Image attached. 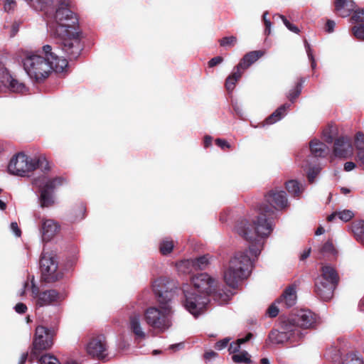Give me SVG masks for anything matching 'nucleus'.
I'll return each mask as SVG.
<instances>
[{
	"label": "nucleus",
	"instance_id": "obj_1",
	"mask_svg": "<svg viewBox=\"0 0 364 364\" xmlns=\"http://www.w3.org/2000/svg\"><path fill=\"white\" fill-rule=\"evenodd\" d=\"M272 201L273 193L269 191L259 208L257 220L250 222L247 218H242L235 226V232L251 245L249 250L237 253L224 272V280L232 288H235L240 280L250 275L253 262L261 251V239L268 237L272 232Z\"/></svg>",
	"mask_w": 364,
	"mask_h": 364
},
{
	"label": "nucleus",
	"instance_id": "obj_2",
	"mask_svg": "<svg viewBox=\"0 0 364 364\" xmlns=\"http://www.w3.org/2000/svg\"><path fill=\"white\" fill-rule=\"evenodd\" d=\"M36 11H43L48 18H53L52 34L62 41V49L70 59H76L81 50L78 18L71 10V0H57L55 12L50 16L46 9L53 0H25Z\"/></svg>",
	"mask_w": 364,
	"mask_h": 364
},
{
	"label": "nucleus",
	"instance_id": "obj_3",
	"mask_svg": "<svg viewBox=\"0 0 364 364\" xmlns=\"http://www.w3.org/2000/svg\"><path fill=\"white\" fill-rule=\"evenodd\" d=\"M46 57L38 55L29 54L23 59V68L28 75L36 81H40L48 77L53 70L56 73H62L68 66L65 58H59L52 52L50 45L43 46Z\"/></svg>",
	"mask_w": 364,
	"mask_h": 364
},
{
	"label": "nucleus",
	"instance_id": "obj_4",
	"mask_svg": "<svg viewBox=\"0 0 364 364\" xmlns=\"http://www.w3.org/2000/svg\"><path fill=\"white\" fill-rule=\"evenodd\" d=\"M173 310L171 302L159 304V306H151L144 311L146 323L159 332L167 331L172 325Z\"/></svg>",
	"mask_w": 364,
	"mask_h": 364
},
{
	"label": "nucleus",
	"instance_id": "obj_5",
	"mask_svg": "<svg viewBox=\"0 0 364 364\" xmlns=\"http://www.w3.org/2000/svg\"><path fill=\"white\" fill-rule=\"evenodd\" d=\"M62 183L61 178H50L44 175L33 180V184L40 191L39 202L42 208H48L55 203L54 190Z\"/></svg>",
	"mask_w": 364,
	"mask_h": 364
},
{
	"label": "nucleus",
	"instance_id": "obj_6",
	"mask_svg": "<svg viewBox=\"0 0 364 364\" xmlns=\"http://www.w3.org/2000/svg\"><path fill=\"white\" fill-rule=\"evenodd\" d=\"M184 294L183 305L195 317L198 316L208 304L210 299L204 294L193 291L191 287L186 284L183 287Z\"/></svg>",
	"mask_w": 364,
	"mask_h": 364
},
{
	"label": "nucleus",
	"instance_id": "obj_7",
	"mask_svg": "<svg viewBox=\"0 0 364 364\" xmlns=\"http://www.w3.org/2000/svg\"><path fill=\"white\" fill-rule=\"evenodd\" d=\"M34 157L20 152L14 156L8 166V170L12 175L26 177L35 171Z\"/></svg>",
	"mask_w": 364,
	"mask_h": 364
},
{
	"label": "nucleus",
	"instance_id": "obj_8",
	"mask_svg": "<svg viewBox=\"0 0 364 364\" xmlns=\"http://www.w3.org/2000/svg\"><path fill=\"white\" fill-rule=\"evenodd\" d=\"M53 331L43 326L36 328L31 358H37L42 350L50 348L53 344Z\"/></svg>",
	"mask_w": 364,
	"mask_h": 364
},
{
	"label": "nucleus",
	"instance_id": "obj_9",
	"mask_svg": "<svg viewBox=\"0 0 364 364\" xmlns=\"http://www.w3.org/2000/svg\"><path fill=\"white\" fill-rule=\"evenodd\" d=\"M40 269L43 279L46 282L58 280L60 273L58 272V261L52 252L43 251L40 259Z\"/></svg>",
	"mask_w": 364,
	"mask_h": 364
},
{
	"label": "nucleus",
	"instance_id": "obj_10",
	"mask_svg": "<svg viewBox=\"0 0 364 364\" xmlns=\"http://www.w3.org/2000/svg\"><path fill=\"white\" fill-rule=\"evenodd\" d=\"M33 302L36 307L41 308L55 305L63 299L61 294L55 289L41 291L36 284L31 285Z\"/></svg>",
	"mask_w": 364,
	"mask_h": 364
},
{
	"label": "nucleus",
	"instance_id": "obj_11",
	"mask_svg": "<svg viewBox=\"0 0 364 364\" xmlns=\"http://www.w3.org/2000/svg\"><path fill=\"white\" fill-rule=\"evenodd\" d=\"M191 283L193 287L191 289L193 291L204 294L208 298L215 288H218L217 282L206 273L195 275L191 279Z\"/></svg>",
	"mask_w": 364,
	"mask_h": 364
},
{
	"label": "nucleus",
	"instance_id": "obj_12",
	"mask_svg": "<svg viewBox=\"0 0 364 364\" xmlns=\"http://www.w3.org/2000/svg\"><path fill=\"white\" fill-rule=\"evenodd\" d=\"M152 288L159 304H164V301L171 302L173 289L175 288L173 282L167 278H159L154 282Z\"/></svg>",
	"mask_w": 364,
	"mask_h": 364
},
{
	"label": "nucleus",
	"instance_id": "obj_13",
	"mask_svg": "<svg viewBox=\"0 0 364 364\" xmlns=\"http://www.w3.org/2000/svg\"><path fill=\"white\" fill-rule=\"evenodd\" d=\"M277 329L278 332L274 335V343H282L290 338L292 334L297 331L295 328L294 322H293V316L291 318H287L284 315H281L277 320Z\"/></svg>",
	"mask_w": 364,
	"mask_h": 364
},
{
	"label": "nucleus",
	"instance_id": "obj_14",
	"mask_svg": "<svg viewBox=\"0 0 364 364\" xmlns=\"http://www.w3.org/2000/svg\"><path fill=\"white\" fill-rule=\"evenodd\" d=\"M292 316L295 328L299 327L303 329H310L315 328L316 325L317 316L309 309L296 310L295 313L292 314Z\"/></svg>",
	"mask_w": 364,
	"mask_h": 364
},
{
	"label": "nucleus",
	"instance_id": "obj_15",
	"mask_svg": "<svg viewBox=\"0 0 364 364\" xmlns=\"http://www.w3.org/2000/svg\"><path fill=\"white\" fill-rule=\"evenodd\" d=\"M87 353L97 359H105L107 355V348L105 338L102 336L92 338L86 346Z\"/></svg>",
	"mask_w": 364,
	"mask_h": 364
},
{
	"label": "nucleus",
	"instance_id": "obj_16",
	"mask_svg": "<svg viewBox=\"0 0 364 364\" xmlns=\"http://www.w3.org/2000/svg\"><path fill=\"white\" fill-rule=\"evenodd\" d=\"M297 284L296 283L288 285L282 294L276 299L277 303L284 309H289L296 305L297 301Z\"/></svg>",
	"mask_w": 364,
	"mask_h": 364
},
{
	"label": "nucleus",
	"instance_id": "obj_17",
	"mask_svg": "<svg viewBox=\"0 0 364 364\" xmlns=\"http://www.w3.org/2000/svg\"><path fill=\"white\" fill-rule=\"evenodd\" d=\"M353 153L351 139L347 136H341L335 139L333 154L338 158H348Z\"/></svg>",
	"mask_w": 364,
	"mask_h": 364
},
{
	"label": "nucleus",
	"instance_id": "obj_18",
	"mask_svg": "<svg viewBox=\"0 0 364 364\" xmlns=\"http://www.w3.org/2000/svg\"><path fill=\"white\" fill-rule=\"evenodd\" d=\"M337 286L318 279H315L314 291L321 300L329 301L333 296L334 290Z\"/></svg>",
	"mask_w": 364,
	"mask_h": 364
},
{
	"label": "nucleus",
	"instance_id": "obj_19",
	"mask_svg": "<svg viewBox=\"0 0 364 364\" xmlns=\"http://www.w3.org/2000/svg\"><path fill=\"white\" fill-rule=\"evenodd\" d=\"M60 230L59 223L53 219L42 220L41 232L43 242L51 240Z\"/></svg>",
	"mask_w": 364,
	"mask_h": 364
},
{
	"label": "nucleus",
	"instance_id": "obj_20",
	"mask_svg": "<svg viewBox=\"0 0 364 364\" xmlns=\"http://www.w3.org/2000/svg\"><path fill=\"white\" fill-rule=\"evenodd\" d=\"M333 6L334 13L342 18L349 16L356 7L353 0H334Z\"/></svg>",
	"mask_w": 364,
	"mask_h": 364
},
{
	"label": "nucleus",
	"instance_id": "obj_21",
	"mask_svg": "<svg viewBox=\"0 0 364 364\" xmlns=\"http://www.w3.org/2000/svg\"><path fill=\"white\" fill-rule=\"evenodd\" d=\"M208 264V259L207 257L202 256L196 259H186L181 261L177 264V268L178 271L183 272V273H188L191 271L189 268L193 267L196 269H204Z\"/></svg>",
	"mask_w": 364,
	"mask_h": 364
},
{
	"label": "nucleus",
	"instance_id": "obj_22",
	"mask_svg": "<svg viewBox=\"0 0 364 364\" xmlns=\"http://www.w3.org/2000/svg\"><path fill=\"white\" fill-rule=\"evenodd\" d=\"M129 326L136 338L144 340L146 338V334L141 326L140 312L135 311L130 314Z\"/></svg>",
	"mask_w": 364,
	"mask_h": 364
},
{
	"label": "nucleus",
	"instance_id": "obj_23",
	"mask_svg": "<svg viewBox=\"0 0 364 364\" xmlns=\"http://www.w3.org/2000/svg\"><path fill=\"white\" fill-rule=\"evenodd\" d=\"M317 279L336 286L338 285L340 281V277L336 269L329 264L322 265L321 268V275L318 277Z\"/></svg>",
	"mask_w": 364,
	"mask_h": 364
},
{
	"label": "nucleus",
	"instance_id": "obj_24",
	"mask_svg": "<svg viewBox=\"0 0 364 364\" xmlns=\"http://www.w3.org/2000/svg\"><path fill=\"white\" fill-rule=\"evenodd\" d=\"M264 50H253L246 53L235 67L236 70H246L264 55Z\"/></svg>",
	"mask_w": 364,
	"mask_h": 364
},
{
	"label": "nucleus",
	"instance_id": "obj_25",
	"mask_svg": "<svg viewBox=\"0 0 364 364\" xmlns=\"http://www.w3.org/2000/svg\"><path fill=\"white\" fill-rule=\"evenodd\" d=\"M10 91L14 92L23 93L26 92V86L23 83L18 82L9 75H6L2 81Z\"/></svg>",
	"mask_w": 364,
	"mask_h": 364
},
{
	"label": "nucleus",
	"instance_id": "obj_26",
	"mask_svg": "<svg viewBox=\"0 0 364 364\" xmlns=\"http://www.w3.org/2000/svg\"><path fill=\"white\" fill-rule=\"evenodd\" d=\"M309 147L312 155L315 157H324L327 154L328 147L318 140H311Z\"/></svg>",
	"mask_w": 364,
	"mask_h": 364
},
{
	"label": "nucleus",
	"instance_id": "obj_27",
	"mask_svg": "<svg viewBox=\"0 0 364 364\" xmlns=\"http://www.w3.org/2000/svg\"><path fill=\"white\" fill-rule=\"evenodd\" d=\"M289 206L287 193L283 191H274V210H285Z\"/></svg>",
	"mask_w": 364,
	"mask_h": 364
},
{
	"label": "nucleus",
	"instance_id": "obj_28",
	"mask_svg": "<svg viewBox=\"0 0 364 364\" xmlns=\"http://www.w3.org/2000/svg\"><path fill=\"white\" fill-rule=\"evenodd\" d=\"M351 230L355 240L364 246V220L353 222Z\"/></svg>",
	"mask_w": 364,
	"mask_h": 364
},
{
	"label": "nucleus",
	"instance_id": "obj_29",
	"mask_svg": "<svg viewBox=\"0 0 364 364\" xmlns=\"http://www.w3.org/2000/svg\"><path fill=\"white\" fill-rule=\"evenodd\" d=\"M337 250H336L333 242L330 240H328L325 242L321 249L319 250L320 256L318 257L319 259H323L325 257L331 256L333 257H336L337 255Z\"/></svg>",
	"mask_w": 364,
	"mask_h": 364
},
{
	"label": "nucleus",
	"instance_id": "obj_30",
	"mask_svg": "<svg viewBox=\"0 0 364 364\" xmlns=\"http://www.w3.org/2000/svg\"><path fill=\"white\" fill-rule=\"evenodd\" d=\"M285 186L289 193L294 198H299L303 192L301 185L296 180H289L285 183Z\"/></svg>",
	"mask_w": 364,
	"mask_h": 364
},
{
	"label": "nucleus",
	"instance_id": "obj_31",
	"mask_svg": "<svg viewBox=\"0 0 364 364\" xmlns=\"http://www.w3.org/2000/svg\"><path fill=\"white\" fill-rule=\"evenodd\" d=\"M338 136V129L334 124H328L323 131V140L328 144H332Z\"/></svg>",
	"mask_w": 364,
	"mask_h": 364
},
{
	"label": "nucleus",
	"instance_id": "obj_32",
	"mask_svg": "<svg viewBox=\"0 0 364 364\" xmlns=\"http://www.w3.org/2000/svg\"><path fill=\"white\" fill-rule=\"evenodd\" d=\"M304 82L305 79L304 77H300L296 83L294 87L289 91L288 95V98L290 101L289 103H293L294 101L300 95Z\"/></svg>",
	"mask_w": 364,
	"mask_h": 364
},
{
	"label": "nucleus",
	"instance_id": "obj_33",
	"mask_svg": "<svg viewBox=\"0 0 364 364\" xmlns=\"http://www.w3.org/2000/svg\"><path fill=\"white\" fill-rule=\"evenodd\" d=\"M211 295L215 301H216L220 305H222L225 304L230 299L232 294L230 291L223 292L220 289L216 291V288H215V290L212 291Z\"/></svg>",
	"mask_w": 364,
	"mask_h": 364
},
{
	"label": "nucleus",
	"instance_id": "obj_34",
	"mask_svg": "<svg viewBox=\"0 0 364 364\" xmlns=\"http://www.w3.org/2000/svg\"><path fill=\"white\" fill-rule=\"evenodd\" d=\"M242 76V72L240 70H236L235 68L231 75L228 77L225 82V87L228 91H232L235 83Z\"/></svg>",
	"mask_w": 364,
	"mask_h": 364
},
{
	"label": "nucleus",
	"instance_id": "obj_35",
	"mask_svg": "<svg viewBox=\"0 0 364 364\" xmlns=\"http://www.w3.org/2000/svg\"><path fill=\"white\" fill-rule=\"evenodd\" d=\"M252 333H249L246 335L245 337L237 339V341L235 343H231L228 348L229 352L230 353H235L238 352L240 349L241 344L250 341L252 338Z\"/></svg>",
	"mask_w": 364,
	"mask_h": 364
},
{
	"label": "nucleus",
	"instance_id": "obj_36",
	"mask_svg": "<svg viewBox=\"0 0 364 364\" xmlns=\"http://www.w3.org/2000/svg\"><path fill=\"white\" fill-rule=\"evenodd\" d=\"M35 170L38 168L43 171H48L50 169V164L45 156H34Z\"/></svg>",
	"mask_w": 364,
	"mask_h": 364
},
{
	"label": "nucleus",
	"instance_id": "obj_37",
	"mask_svg": "<svg viewBox=\"0 0 364 364\" xmlns=\"http://www.w3.org/2000/svg\"><path fill=\"white\" fill-rule=\"evenodd\" d=\"M232 360L236 363H251V359L249 353L247 351H242L238 354H234L232 356Z\"/></svg>",
	"mask_w": 364,
	"mask_h": 364
},
{
	"label": "nucleus",
	"instance_id": "obj_38",
	"mask_svg": "<svg viewBox=\"0 0 364 364\" xmlns=\"http://www.w3.org/2000/svg\"><path fill=\"white\" fill-rule=\"evenodd\" d=\"M291 105L289 102L284 103L274 111V123L282 119L287 114V110L290 108Z\"/></svg>",
	"mask_w": 364,
	"mask_h": 364
},
{
	"label": "nucleus",
	"instance_id": "obj_39",
	"mask_svg": "<svg viewBox=\"0 0 364 364\" xmlns=\"http://www.w3.org/2000/svg\"><path fill=\"white\" fill-rule=\"evenodd\" d=\"M173 248V243L172 240L165 239L162 240L160 244V251L162 255H166L169 254Z\"/></svg>",
	"mask_w": 364,
	"mask_h": 364
},
{
	"label": "nucleus",
	"instance_id": "obj_40",
	"mask_svg": "<svg viewBox=\"0 0 364 364\" xmlns=\"http://www.w3.org/2000/svg\"><path fill=\"white\" fill-rule=\"evenodd\" d=\"M354 144L357 152L364 151V134L363 132H358L355 134Z\"/></svg>",
	"mask_w": 364,
	"mask_h": 364
},
{
	"label": "nucleus",
	"instance_id": "obj_41",
	"mask_svg": "<svg viewBox=\"0 0 364 364\" xmlns=\"http://www.w3.org/2000/svg\"><path fill=\"white\" fill-rule=\"evenodd\" d=\"M351 20L359 25L364 23V9H355L353 11V14L351 16Z\"/></svg>",
	"mask_w": 364,
	"mask_h": 364
},
{
	"label": "nucleus",
	"instance_id": "obj_42",
	"mask_svg": "<svg viewBox=\"0 0 364 364\" xmlns=\"http://www.w3.org/2000/svg\"><path fill=\"white\" fill-rule=\"evenodd\" d=\"M343 364H363V360L354 353L346 355Z\"/></svg>",
	"mask_w": 364,
	"mask_h": 364
},
{
	"label": "nucleus",
	"instance_id": "obj_43",
	"mask_svg": "<svg viewBox=\"0 0 364 364\" xmlns=\"http://www.w3.org/2000/svg\"><path fill=\"white\" fill-rule=\"evenodd\" d=\"M354 36L360 41H364V23L354 26L352 28Z\"/></svg>",
	"mask_w": 364,
	"mask_h": 364
},
{
	"label": "nucleus",
	"instance_id": "obj_44",
	"mask_svg": "<svg viewBox=\"0 0 364 364\" xmlns=\"http://www.w3.org/2000/svg\"><path fill=\"white\" fill-rule=\"evenodd\" d=\"M39 364H60L58 360L50 354H46L41 357Z\"/></svg>",
	"mask_w": 364,
	"mask_h": 364
},
{
	"label": "nucleus",
	"instance_id": "obj_45",
	"mask_svg": "<svg viewBox=\"0 0 364 364\" xmlns=\"http://www.w3.org/2000/svg\"><path fill=\"white\" fill-rule=\"evenodd\" d=\"M321 171V168L318 166H313L309 169L307 173V178L310 183H313Z\"/></svg>",
	"mask_w": 364,
	"mask_h": 364
},
{
	"label": "nucleus",
	"instance_id": "obj_46",
	"mask_svg": "<svg viewBox=\"0 0 364 364\" xmlns=\"http://www.w3.org/2000/svg\"><path fill=\"white\" fill-rule=\"evenodd\" d=\"M237 38L235 36H231L228 37H224L220 41V44L221 46H234L237 43Z\"/></svg>",
	"mask_w": 364,
	"mask_h": 364
},
{
	"label": "nucleus",
	"instance_id": "obj_47",
	"mask_svg": "<svg viewBox=\"0 0 364 364\" xmlns=\"http://www.w3.org/2000/svg\"><path fill=\"white\" fill-rule=\"evenodd\" d=\"M278 16L282 19L286 27L291 31L299 33L300 30L297 26L290 23V21L283 15L278 14Z\"/></svg>",
	"mask_w": 364,
	"mask_h": 364
},
{
	"label": "nucleus",
	"instance_id": "obj_48",
	"mask_svg": "<svg viewBox=\"0 0 364 364\" xmlns=\"http://www.w3.org/2000/svg\"><path fill=\"white\" fill-rule=\"evenodd\" d=\"M338 215L341 220L348 222L353 217V213L350 210H346L338 213Z\"/></svg>",
	"mask_w": 364,
	"mask_h": 364
},
{
	"label": "nucleus",
	"instance_id": "obj_49",
	"mask_svg": "<svg viewBox=\"0 0 364 364\" xmlns=\"http://www.w3.org/2000/svg\"><path fill=\"white\" fill-rule=\"evenodd\" d=\"M16 6V2L15 0H5L4 4V9L5 11L9 13L13 11Z\"/></svg>",
	"mask_w": 364,
	"mask_h": 364
},
{
	"label": "nucleus",
	"instance_id": "obj_50",
	"mask_svg": "<svg viewBox=\"0 0 364 364\" xmlns=\"http://www.w3.org/2000/svg\"><path fill=\"white\" fill-rule=\"evenodd\" d=\"M267 14H268V12L266 11V12H264L263 14V16H262L263 21H264V26H265V29H264V34L265 35H269L270 34V33H271V26H272V23H271L270 19L267 18Z\"/></svg>",
	"mask_w": 364,
	"mask_h": 364
},
{
	"label": "nucleus",
	"instance_id": "obj_51",
	"mask_svg": "<svg viewBox=\"0 0 364 364\" xmlns=\"http://www.w3.org/2000/svg\"><path fill=\"white\" fill-rule=\"evenodd\" d=\"M230 341V338H225L224 339H222L215 343V347L217 350H222L228 346Z\"/></svg>",
	"mask_w": 364,
	"mask_h": 364
},
{
	"label": "nucleus",
	"instance_id": "obj_52",
	"mask_svg": "<svg viewBox=\"0 0 364 364\" xmlns=\"http://www.w3.org/2000/svg\"><path fill=\"white\" fill-rule=\"evenodd\" d=\"M336 26V23L333 20H327L326 26H325V31L327 33H331L334 30V27Z\"/></svg>",
	"mask_w": 364,
	"mask_h": 364
},
{
	"label": "nucleus",
	"instance_id": "obj_53",
	"mask_svg": "<svg viewBox=\"0 0 364 364\" xmlns=\"http://www.w3.org/2000/svg\"><path fill=\"white\" fill-rule=\"evenodd\" d=\"M14 309L15 311L18 313V314H23L27 310V306L26 304H23V303H18L15 306H14Z\"/></svg>",
	"mask_w": 364,
	"mask_h": 364
},
{
	"label": "nucleus",
	"instance_id": "obj_54",
	"mask_svg": "<svg viewBox=\"0 0 364 364\" xmlns=\"http://www.w3.org/2000/svg\"><path fill=\"white\" fill-rule=\"evenodd\" d=\"M218 356V353L213 350L207 351L204 354V358L206 361H210Z\"/></svg>",
	"mask_w": 364,
	"mask_h": 364
},
{
	"label": "nucleus",
	"instance_id": "obj_55",
	"mask_svg": "<svg viewBox=\"0 0 364 364\" xmlns=\"http://www.w3.org/2000/svg\"><path fill=\"white\" fill-rule=\"evenodd\" d=\"M215 143H216V144L218 146H220L222 149L230 148V144L226 140H225V139H217L215 140Z\"/></svg>",
	"mask_w": 364,
	"mask_h": 364
},
{
	"label": "nucleus",
	"instance_id": "obj_56",
	"mask_svg": "<svg viewBox=\"0 0 364 364\" xmlns=\"http://www.w3.org/2000/svg\"><path fill=\"white\" fill-rule=\"evenodd\" d=\"M10 228L16 236L19 237L21 235V230L18 227L17 223H16V222L11 223Z\"/></svg>",
	"mask_w": 364,
	"mask_h": 364
},
{
	"label": "nucleus",
	"instance_id": "obj_57",
	"mask_svg": "<svg viewBox=\"0 0 364 364\" xmlns=\"http://www.w3.org/2000/svg\"><path fill=\"white\" fill-rule=\"evenodd\" d=\"M223 61V58L218 56L212 58L209 63L208 65L210 67L215 66L216 65L220 63Z\"/></svg>",
	"mask_w": 364,
	"mask_h": 364
},
{
	"label": "nucleus",
	"instance_id": "obj_58",
	"mask_svg": "<svg viewBox=\"0 0 364 364\" xmlns=\"http://www.w3.org/2000/svg\"><path fill=\"white\" fill-rule=\"evenodd\" d=\"M307 54H308V57H309V60H311V68L313 70H314L316 66V63L313 54L311 53L309 48H308Z\"/></svg>",
	"mask_w": 364,
	"mask_h": 364
},
{
	"label": "nucleus",
	"instance_id": "obj_59",
	"mask_svg": "<svg viewBox=\"0 0 364 364\" xmlns=\"http://www.w3.org/2000/svg\"><path fill=\"white\" fill-rule=\"evenodd\" d=\"M356 166L355 164L352 161L346 162L344 164V170L346 171H350L355 168Z\"/></svg>",
	"mask_w": 364,
	"mask_h": 364
},
{
	"label": "nucleus",
	"instance_id": "obj_60",
	"mask_svg": "<svg viewBox=\"0 0 364 364\" xmlns=\"http://www.w3.org/2000/svg\"><path fill=\"white\" fill-rule=\"evenodd\" d=\"M20 25H21V22H18V21H15L12 24V33H13L12 36H15L16 34V33L18 31Z\"/></svg>",
	"mask_w": 364,
	"mask_h": 364
},
{
	"label": "nucleus",
	"instance_id": "obj_61",
	"mask_svg": "<svg viewBox=\"0 0 364 364\" xmlns=\"http://www.w3.org/2000/svg\"><path fill=\"white\" fill-rule=\"evenodd\" d=\"M273 123V113L271 114L264 122L261 124V127H264L266 125H271Z\"/></svg>",
	"mask_w": 364,
	"mask_h": 364
},
{
	"label": "nucleus",
	"instance_id": "obj_62",
	"mask_svg": "<svg viewBox=\"0 0 364 364\" xmlns=\"http://www.w3.org/2000/svg\"><path fill=\"white\" fill-rule=\"evenodd\" d=\"M311 253V248L304 250L300 255V260L304 261L307 259Z\"/></svg>",
	"mask_w": 364,
	"mask_h": 364
},
{
	"label": "nucleus",
	"instance_id": "obj_63",
	"mask_svg": "<svg viewBox=\"0 0 364 364\" xmlns=\"http://www.w3.org/2000/svg\"><path fill=\"white\" fill-rule=\"evenodd\" d=\"M233 109L237 114H238L239 116L242 115V114H243L242 109L240 105H238L237 103H235L233 105Z\"/></svg>",
	"mask_w": 364,
	"mask_h": 364
},
{
	"label": "nucleus",
	"instance_id": "obj_64",
	"mask_svg": "<svg viewBox=\"0 0 364 364\" xmlns=\"http://www.w3.org/2000/svg\"><path fill=\"white\" fill-rule=\"evenodd\" d=\"M357 158L360 164L364 166V150L357 152Z\"/></svg>",
	"mask_w": 364,
	"mask_h": 364
}]
</instances>
